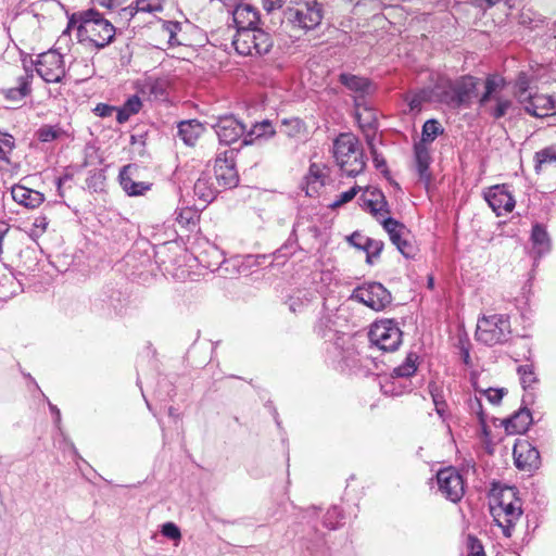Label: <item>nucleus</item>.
Masks as SVG:
<instances>
[{
    "label": "nucleus",
    "mask_w": 556,
    "mask_h": 556,
    "mask_svg": "<svg viewBox=\"0 0 556 556\" xmlns=\"http://www.w3.org/2000/svg\"><path fill=\"white\" fill-rule=\"evenodd\" d=\"M75 26L80 41L88 39L99 49L110 45L115 36L113 24L93 9L73 14L68 20L67 29Z\"/></svg>",
    "instance_id": "obj_1"
},
{
    "label": "nucleus",
    "mask_w": 556,
    "mask_h": 556,
    "mask_svg": "<svg viewBox=\"0 0 556 556\" xmlns=\"http://www.w3.org/2000/svg\"><path fill=\"white\" fill-rule=\"evenodd\" d=\"M219 31L223 33V35L228 33V39L230 40L229 45L227 42H220V47L225 50H227L228 47H232L240 55H265L271 50L274 45L271 36L258 26L237 29L235 33H232L231 27L228 26Z\"/></svg>",
    "instance_id": "obj_2"
},
{
    "label": "nucleus",
    "mask_w": 556,
    "mask_h": 556,
    "mask_svg": "<svg viewBox=\"0 0 556 556\" xmlns=\"http://www.w3.org/2000/svg\"><path fill=\"white\" fill-rule=\"evenodd\" d=\"M332 153L342 174L355 177L365 169L363 149L359 140L353 134H340L333 141Z\"/></svg>",
    "instance_id": "obj_3"
},
{
    "label": "nucleus",
    "mask_w": 556,
    "mask_h": 556,
    "mask_svg": "<svg viewBox=\"0 0 556 556\" xmlns=\"http://www.w3.org/2000/svg\"><path fill=\"white\" fill-rule=\"evenodd\" d=\"M326 357L341 370H352L358 362V354L351 344V339L343 332L333 329L324 330Z\"/></svg>",
    "instance_id": "obj_4"
},
{
    "label": "nucleus",
    "mask_w": 556,
    "mask_h": 556,
    "mask_svg": "<svg viewBox=\"0 0 556 556\" xmlns=\"http://www.w3.org/2000/svg\"><path fill=\"white\" fill-rule=\"evenodd\" d=\"M495 523L502 529L505 538L513 535L516 522L522 515L521 501L516 497V489L507 486L501 491L497 505L491 506Z\"/></svg>",
    "instance_id": "obj_5"
},
{
    "label": "nucleus",
    "mask_w": 556,
    "mask_h": 556,
    "mask_svg": "<svg viewBox=\"0 0 556 556\" xmlns=\"http://www.w3.org/2000/svg\"><path fill=\"white\" fill-rule=\"evenodd\" d=\"M505 80L490 75L484 81V92L479 99V106L494 119L504 117L513 108V100L502 93Z\"/></svg>",
    "instance_id": "obj_6"
},
{
    "label": "nucleus",
    "mask_w": 556,
    "mask_h": 556,
    "mask_svg": "<svg viewBox=\"0 0 556 556\" xmlns=\"http://www.w3.org/2000/svg\"><path fill=\"white\" fill-rule=\"evenodd\" d=\"M511 334L510 320L507 315L494 314L478 319L476 339L488 346L504 344Z\"/></svg>",
    "instance_id": "obj_7"
},
{
    "label": "nucleus",
    "mask_w": 556,
    "mask_h": 556,
    "mask_svg": "<svg viewBox=\"0 0 556 556\" xmlns=\"http://www.w3.org/2000/svg\"><path fill=\"white\" fill-rule=\"evenodd\" d=\"M285 17L293 27L314 29L323 20V5L317 0H294L285 11Z\"/></svg>",
    "instance_id": "obj_8"
},
{
    "label": "nucleus",
    "mask_w": 556,
    "mask_h": 556,
    "mask_svg": "<svg viewBox=\"0 0 556 556\" xmlns=\"http://www.w3.org/2000/svg\"><path fill=\"white\" fill-rule=\"evenodd\" d=\"M372 345L384 352H393L402 343V331L396 321L383 319L371 325L368 332Z\"/></svg>",
    "instance_id": "obj_9"
},
{
    "label": "nucleus",
    "mask_w": 556,
    "mask_h": 556,
    "mask_svg": "<svg viewBox=\"0 0 556 556\" xmlns=\"http://www.w3.org/2000/svg\"><path fill=\"white\" fill-rule=\"evenodd\" d=\"M351 299L374 311H382L392 302L391 292L380 282L370 281L355 288Z\"/></svg>",
    "instance_id": "obj_10"
},
{
    "label": "nucleus",
    "mask_w": 556,
    "mask_h": 556,
    "mask_svg": "<svg viewBox=\"0 0 556 556\" xmlns=\"http://www.w3.org/2000/svg\"><path fill=\"white\" fill-rule=\"evenodd\" d=\"M236 151L233 149H226L216 154L214 172L215 179L218 186L225 189L237 187L239 182V175L235 164Z\"/></svg>",
    "instance_id": "obj_11"
},
{
    "label": "nucleus",
    "mask_w": 556,
    "mask_h": 556,
    "mask_svg": "<svg viewBox=\"0 0 556 556\" xmlns=\"http://www.w3.org/2000/svg\"><path fill=\"white\" fill-rule=\"evenodd\" d=\"M35 68L47 83H60L65 75L63 55L55 50L39 54L35 62Z\"/></svg>",
    "instance_id": "obj_12"
},
{
    "label": "nucleus",
    "mask_w": 556,
    "mask_h": 556,
    "mask_svg": "<svg viewBox=\"0 0 556 556\" xmlns=\"http://www.w3.org/2000/svg\"><path fill=\"white\" fill-rule=\"evenodd\" d=\"M437 482L440 492L446 500L457 503L464 496V480L455 468L440 469L437 473Z\"/></svg>",
    "instance_id": "obj_13"
},
{
    "label": "nucleus",
    "mask_w": 556,
    "mask_h": 556,
    "mask_svg": "<svg viewBox=\"0 0 556 556\" xmlns=\"http://www.w3.org/2000/svg\"><path fill=\"white\" fill-rule=\"evenodd\" d=\"M484 199L497 216L510 213L516 205L509 186L505 184L490 187L484 192Z\"/></svg>",
    "instance_id": "obj_14"
},
{
    "label": "nucleus",
    "mask_w": 556,
    "mask_h": 556,
    "mask_svg": "<svg viewBox=\"0 0 556 556\" xmlns=\"http://www.w3.org/2000/svg\"><path fill=\"white\" fill-rule=\"evenodd\" d=\"M213 128L219 142L226 146L237 142L245 132V126L233 115L219 116Z\"/></svg>",
    "instance_id": "obj_15"
},
{
    "label": "nucleus",
    "mask_w": 556,
    "mask_h": 556,
    "mask_svg": "<svg viewBox=\"0 0 556 556\" xmlns=\"http://www.w3.org/2000/svg\"><path fill=\"white\" fill-rule=\"evenodd\" d=\"M513 454L515 465L520 470L532 472L541 465L540 452L528 441H518Z\"/></svg>",
    "instance_id": "obj_16"
},
{
    "label": "nucleus",
    "mask_w": 556,
    "mask_h": 556,
    "mask_svg": "<svg viewBox=\"0 0 556 556\" xmlns=\"http://www.w3.org/2000/svg\"><path fill=\"white\" fill-rule=\"evenodd\" d=\"M478 79L472 76H463L451 87L452 102L455 106H468L471 99L477 96Z\"/></svg>",
    "instance_id": "obj_17"
},
{
    "label": "nucleus",
    "mask_w": 556,
    "mask_h": 556,
    "mask_svg": "<svg viewBox=\"0 0 556 556\" xmlns=\"http://www.w3.org/2000/svg\"><path fill=\"white\" fill-rule=\"evenodd\" d=\"M229 12L232 15L236 30L258 26L260 12L254 5L248 2L236 3Z\"/></svg>",
    "instance_id": "obj_18"
},
{
    "label": "nucleus",
    "mask_w": 556,
    "mask_h": 556,
    "mask_svg": "<svg viewBox=\"0 0 556 556\" xmlns=\"http://www.w3.org/2000/svg\"><path fill=\"white\" fill-rule=\"evenodd\" d=\"M530 241L534 262L548 254L552 250V240L543 224L535 223L532 226Z\"/></svg>",
    "instance_id": "obj_19"
},
{
    "label": "nucleus",
    "mask_w": 556,
    "mask_h": 556,
    "mask_svg": "<svg viewBox=\"0 0 556 556\" xmlns=\"http://www.w3.org/2000/svg\"><path fill=\"white\" fill-rule=\"evenodd\" d=\"M523 105L526 112L534 117H545L556 112L555 102L549 96L531 94Z\"/></svg>",
    "instance_id": "obj_20"
},
{
    "label": "nucleus",
    "mask_w": 556,
    "mask_h": 556,
    "mask_svg": "<svg viewBox=\"0 0 556 556\" xmlns=\"http://www.w3.org/2000/svg\"><path fill=\"white\" fill-rule=\"evenodd\" d=\"M132 170H136V168L130 164L123 166L118 175L119 184L128 195H142L151 189L152 185L144 181H135L131 177Z\"/></svg>",
    "instance_id": "obj_21"
},
{
    "label": "nucleus",
    "mask_w": 556,
    "mask_h": 556,
    "mask_svg": "<svg viewBox=\"0 0 556 556\" xmlns=\"http://www.w3.org/2000/svg\"><path fill=\"white\" fill-rule=\"evenodd\" d=\"M339 83L343 85L348 90L355 93L356 105H359L358 99L364 98L370 92L371 83L366 77L350 73H341L339 75Z\"/></svg>",
    "instance_id": "obj_22"
},
{
    "label": "nucleus",
    "mask_w": 556,
    "mask_h": 556,
    "mask_svg": "<svg viewBox=\"0 0 556 556\" xmlns=\"http://www.w3.org/2000/svg\"><path fill=\"white\" fill-rule=\"evenodd\" d=\"M11 194L16 203L27 208H36L45 201L41 192L23 185H14L11 189Z\"/></svg>",
    "instance_id": "obj_23"
},
{
    "label": "nucleus",
    "mask_w": 556,
    "mask_h": 556,
    "mask_svg": "<svg viewBox=\"0 0 556 556\" xmlns=\"http://www.w3.org/2000/svg\"><path fill=\"white\" fill-rule=\"evenodd\" d=\"M165 0H135V3L123 8L119 12L122 18L130 21L136 13H156L164 9Z\"/></svg>",
    "instance_id": "obj_24"
},
{
    "label": "nucleus",
    "mask_w": 556,
    "mask_h": 556,
    "mask_svg": "<svg viewBox=\"0 0 556 556\" xmlns=\"http://www.w3.org/2000/svg\"><path fill=\"white\" fill-rule=\"evenodd\" d=\"M532 414L529 408L520 407L513 416L504 421L508 433H525L532 424Z\"/></svg>",
    "instance_id": "obj_25"
},
{
    "label": "nucleus",
    "mask_w": 556,
    "mask_h": 556,
    "mask_svg": "<svg viewBox=\"0 0 556 556\" xmlns=\"http://www.w3.org/2000/svg\"><path fill=\"white\" fill-rule=\"evenodd\" d=\"M204 127L197 119H187L181 121L178 124V132L177 136L182 140V142L189 147L195 144L200 136L203 134Z\"/></svg>",
    "instance_id": "obj_26"
},
{
    "label": "nucleus",
    "mask_w": 556,
    "mask_h": 556,
    "mask_svg": "<svg viewBox=\"0 0 556 556\" xmlns=\"http://www.w3.org/2000/svg\"><path fill=\"white\" fill-rule=\"evenodd\" d=\"M193 192L200 201H202L204 204H207L216 198L218 189L212 181L210 174L202 173L194 182Z\"/></svg>",
    "instance_id": "obj_27"
},
{
    "label": "nucleus",
    "mask_w": 556,
    "mask_h": 556,
    "mask_svg": "<svg viewBox=\"0 0 556 556\" xmlns=\"http://www.w3.org/2000/svg\"><path fill=\"white\" fill-rule=\"evenodd\" d=\"M365 193L369 194V198H362L364 207L369 210L375 217L389 213V205L381 190L377 188H366Z\"/></svg>",
    "instance_id": "obj_28"
},
{
    "label": "nucleus",
    "mask_w": 556,
    "mask_h": 556,
    "mask_svg": "<svg viewBox=\"0 0 556 556\" xmlns=\"http://www.w3.org/2000/svg\"><path fill=\"white\" fill-rule=\"evenodd\" d=\"M9 230L10 226L4 222H0V255L4 254L0 261L5 268L11 266V264L14 262V249L9 238Z\"/></svg>",
    "instance_id": "obj_29"
},
{
    "label": "nucleus",
    "mask_w": 556,
    "mask_h": 556,
    "mask_svg": "<svg viewBox=\"0 0 556 556\" xmlns=\"http://www.w3.org/2000/svg\"><path fill=\"white\" fill-rule=\"evenodd\" d=\"M325 174L320 165L313 163L308 168L306 176V194L313 197L317 194L319 189L325 185Z\"/></svg>",
    "instance_id": "obj_30"
},
{
    "label": "nucleus",
    "mask_w": 556,
    "mask_h": 556,
    "mask_svg": "<svg viewBox=\"0 0 556 556\" xmlns=\"http://www.w3.org/2000/svg\"><path fill=\"white\" fill-rule=\"evenodd\" d=\"M33 74H26L17 78V87L9 88L4 91V96L10 101H21L31 91L30 81Z\"/></svg>",
    "instance_id": "obj_31"
},
{
    "label": "nucleus",
    "mask_w": 556,
    "mask_h": 556,
    "mask_svg": "<svg viewBox=\"0 0 556 556\" xmlns=\"http://www.w3.org/2000/svg\"><path fill=\"white\" fill-rule=\"evenodd\" d=\"M382 226L394 245L399 244L405 237H409L407 228L392 217L383 219Z\"/></svg>",
    "instance_id": "obj_32"
},
{
    "label": "nucleus",
    "mask_w": 556,
    "mask_h": 556,
    "mask_svg": "<svg viewBox=\"0 0 556 556\" xmlns=\"http://www.w3.org/2000/svg\"><path fill=\"white\" fill-rule=\"evenodd\" d=\"M122 293L119 291H113L112 294L105 295L104 299H101V309L103 314L106 316L119 315L123 312V303H122Z\"/></svg>",
    "instance_id": "obj_33"
},
{
    "label": "nucleus",
    "mask_w": 556,
    "mask_h": 556,
    "mask_svg": "<svg viewBox=\"0 0 556 556\" xmlns=\"http://www.w3.org/2000/svg\"><path fill=\"white\" fill-rule=\"evenodd\" d=\"M275 135V129L269 121H263L253 126L252 130L247 134L243 139L244 144H251L253 142V136L255 140H262V138H269Z\"/></svg>",
    "instance_id": "obj_34"
},
{
    "label": "nucleus",
    "mask_w": 556,
    "mask_h": 556,
    "mask_svg": "<svg viewBox=\"0 0 556 556\" xmlns=\"http://www.w3.org/2000/svg\"><path fill=\"white\" fill-rule=\"evenodd\" d=\"M419 356L416 353H408L405 361L393 369L392 378H409L417 370V361Z\"/></svg>",
    "instance_id": "obj_35"
},
{
    "label": "nucleus",
    "mask_w": 556,
    "mask_h": 556,
    "mask_svg": "<svg viewBox=\"0 0 556 556\" xmlns=\"http://www.w3.org/2000/svg\"><path fill=\"white\" fill-rule=\"evenodd\" d=\"M415 159H416V168L420 179H428V169L430 165V154L428 149L419 143L415 146Z\"/></svg>",
    "instance_id": "obj_36"
},
{
    "label": "nucleus",
    "mask_w": 556,
    "mask_h": 556,
    "mask_svg": "<svg viewBox=\"0 0 556 556\" xmlns=\"http://www.w3.org/2000/svg\"><path fill=\"white\" fill-rule=\"evenodd\" d=\"M428 389H429V393L431 395L432 402L434 404L437 414L442 419H444L447 404L445 401V396H444L442 387H440L435 382H430L428 386Z\"/></svg>",
    "instance_id": "obj_37"
},
{
    "label": "nucleus",
    "mask_w": 556,
    "mask_h": 556,
    "mask_svg": "<svg viewBox=\"0 0 556 556\" xmlns=\"http://www.w3.org/2000/svg\"><path fill=\"white\" fill-rule=\"evenodd\" d=\"M444 132V128L439 121L431 118L425 122L421 131V141L424 143L433 142L438 136Z\"/></svg>",
    "instance_id": "obj_38"
},
{
    "label": "nucleus",
    "mask_w": 556,
    "mask_h": 556,
    "mask_svg": "<svg viewBox=\"0 0 556 556\" xmlns=\"http://www.w3.org/2000/svg\"><path fill=\"white\" fill-rule=\"evenodd\" d=\"M530 77L527 73L520 72L517 76L515 89H516V96L520 103L526 102V100L531 96L529 93L530 88Z\"/></svg>",
    "instance_id": "obj_39"
},
{
    "label": "nucleus",
    "mask_w": 556,
    "mask_h": 556,
    "mask_svg": "<svg viewBox=\"0 0 556 556\" xmlns=\"http://www.w3.org/2000/svg\"><path fill=\"white\" fill-rule=\"evenodd\" d=\"M534 160L536 172L542 165L556 163V146H549L538 151L534 155Z\"/></svg>",
    "instance_id": "obj_40"
},
{
    "label": "nucleus",
    "mask_w": 556,
    "mask_h": 556,
    "mask_svg": "<svg viewBox=\"0 0 556 556\" xmlns=\"http://www.w3.org/2000/svg\"><path fill=\"white\" fill-rule=\"evenodd\" d=\"M343 519L342 510L338 506H332L327 510L324 517V526L330 530H334Z\"/></svg>",
    "instance_id": "obj_41"
},
{
    "label": "nucleus",
    "mask_w": 556,
    "mask_h": 556,
    "mask_svg": "<svg viewBox=\"0 0 556 556\" xmlns=\"http://www.w3.org/2000/svg\"><path fill=\"white\" fill-rule=\"evenodd\" d=\"M520 377V382L523 389L530 388L533 383L538 382V378L532 365H521L517 368Z\"/></svg>",
    "instance_id": "obj_42"
},
{
    "label": "nucleus",
    "mask_w": 556,
    "mask_h": 556,
    "mask_svg": "<svg viewBox=\"0 0 556 556\" xmlns=\"http://www.w3.org/2000/svg\"><path fill=\"white\" fill-rule=\"evenodd\" d=\"M311 293L305 292L302 294V292H299L298 295H291L288 299L287 304L291 312L298 313L302 312L304 306H306L311 302Z\"/></svg>",
    "instance_id": "obj_43"
},
{
    "label": "nucleus",
    "mask_w": 556,
    "mask_h": 556,
    "mask_svg": "<svg viewBox=\"0 0 556 556\" xmlns=\"http://www.w3.org/2000/svg\"><path fill=\"white\" fill-rule=\"evenodd\" d=\"M60 135L61 129L56 126L51 125H43L36 132L38 140L41 142H51L58 139Z\"/></svg>",
    "instance_id": "obj_44"
},
{
    "label": "nucleus",
    "mask_w": 556,
    "mask_h": 556,
    "mask_svg": "<svg viewBox=\"0 0 556 556\" xmlns=\"http://www.w3.org/2000/svg\"><path fill=\"white\" fill-rule=\"evenodd\" d=\"M382 249H383V242L382 241L369 238L368 242H367V245H366V249H365L366 262L368 264H372L374 263V258L379 257L380 253L382 252Z\"/></svg>",
    "instance_id": "obj_45"
},
{
    "label": "nucleus",
    "mask_w": 556,
    "mask_h": 556,
    "mask_svg": "<svg viewBox=\"0 0 556 556\" xmlns=\"http://www.w3.org/2000/svg\"><path fill=\"white\" fill-rule=\"evenodd\" d=\"M368 146L370 150V154L372 156V162L375 164V167L382 173H388L387 168V162L381 153L378 152V150L375 147L374 139L368 140Z\"/></svg>",
    "instance_id": "obj_46"
},
{
    "label": "nucleus",
    "mask_w": 556,
    "mask_h": 556,
    "mask_svg": "<svg viewBox=\"0 0 556 556\" xmlns=\"http://www.w3.org/2000/svg\"><path fill=\"white\" fill-rule=\"evenodd\" d=\"M161 533L173 541H180L181 539V532L178 526L172 521L165 522L162 525Z\"/></svg>",
    "instance_id": "obj_47"
},
{
    "label": "nucleus",
    "mask_w": 556,
    "mask_h": 556,
    "mask_svg": "<svg viewBox=\"0 0 556 556\" xmlns=\"http://www.w3.org/2000/svg\"><path fill=\"white\" fill-rule=\"evenodd\" d=\"M468 405H469L470 412L472 414L477 415L479 422L484 426L486 422V419H485V415L483 413L481 400L478 396H475L469 400Z\"/></svg>",
    "instance_id": "obj_48"
},
{
    "label": "nucleus",
    "mask_w": 556,
    "mask_h": 556,
    "mask_svg": "<svg viewBox=\"0 0 556 556\" xmlns=\"http://www.w3.org/2000/svg\"><path fill=\"white\" fill-rule=\"evenodd\" d=\"M359 191L358 186L352 187L350 190L344 191L338 195V199L331 204V207L341 206L350 201H352Z\"/></svg>",
    "instance_id": "obj_49"
},
{
    "label": "nucleus",
    "mask_w": 556,
    "mask_h": 556,
    "mask_svg": "<svg viewBox=\"0 0 556 556\" xmlns=\"http://www.w3.org/2000/svg\"><path fill=\"white\" fill-rule=\"evenodd\" d=\"M14 138L8 132L0 131V152L1 155H9L14 149Z\"/></svg>",
    "instance_id": "obj_50"
},
{
    "label": "nucleus",
    "mask_w": 556,
    "mask_h": 556,
    "mask_svg": "<svg viewBox=\"0 0 556 556\" xmlns=\"http://www.w3.org/2000/svg\"><path fill=\"white\" fill-rule=\"evenodd\" d=\"M181 29V24L179 22L165 21L163 22V30L168 35L169 43H175L176 35Z\"/></svg>",
    "instance_id": "obj_51"
},
{
    "label": "nucleus",
    "mask_w": 556,
    "mask_h": 556,
    "mask_svg": "<svg viewBox=\"0 0 556 556\" xmlns=\"http://www.w3.org/2000/svg\"><path fill=\"white\" fill-rule=\"evenodd\" d=\"M396 249L407 258L414 257L416 253V247L414 243L405 237L399 244L395 245Z\"/></svg>",
    "instance_id": "obj_52"
},
{
    "label": "nucleus",
    "mask_w": 556,
    "mask_h": 556,
    "mask_svg": "<svg viewBox=\"0 0 556 556\" xmlns=\"http://www.w3.org/2000/svg\"><path fill=\"white\" fill-rule=\"evenodd\" d=\"M481 394L485 395L488 401L494 405H497L501 403L503 396H504V389H488V390H480Z\"/></svg>",
    "instance_id": "obj_53"
},
{
    "label": "nucleus",
    "mask_w": 556,
    "mask_h": 556,
    "mask_svg": "<svg viewBox=\"0 0 556 556\" xmlns=\"http://www.w3.org/2000/svg\"><path fill=\"white\" fill-rule=\"evenodd\" d=\"M123 106L126 109L127 112H129L131 115L137 114L141 106V100L138 96L134 94L129 97L126 102L123 104Z\"/></svg>",
    "instance_id": "obj_54"
},
{
    "label": "nucleus",
    "mask_w": 556,
    "mask_h": 556,
    "mask_svg": "<svg viewBox=\"0 0 556 556\" xmlns=\"http://www.w3.org/2000/svg\"><path fill=\"white\" fill-rule=\"evenodd\" d=\"M368 239L369 237L363 236L362 233L356 231L349 237V242L356 249L365 252Z\"/></svg>",
    "instance_id": "obj_55"
},
{
    "label": "nucleus",
    "mask_w": 556,
    "mask_h": 556,
    "mask_svg": "<svg viewBox=\"0 0 556 556\" xmlns=\"http://www.w3.org/2000/svg\"><path fill=\"white\" fill-rule=\"evenodd\" d=\"M104 179L105 177L101 172H94L87 178V186L89 189L97 191L98 189H101Z\"/></svg>",
    "instance_id": "obj_56"
},
{
    "label": "nucleus",
    "mask_w": 556,
    "mask_h": 556,
    "mask_svg": "<svg viewBox=\"0 0 556 556\" xmlns=\"http://www.w3.org/2000/svg\"><path fill=\"white\" fill-rule=\"evenodd\" d=\"M116 110V106L106 104V103H98L96 108L93 109V112L97 116L100 117H109L111 116Z\"/></svg>",
    "instance_id": "obj_57"
},
{
    "label": "nucleus",
    "mask_w": 556,
    "mask_h": 556,
    "mask_svg": "<svg viewBox=\"0 0 556 556\" xmlns=\"http://www.w3.org/2000/svg\"><path fill=\"white\" fill-rule=\"evenodd\" d=\"M98 4L100 7H103L108 10H118V13L124 7V4L127 2V0H97Z\"/></svg>",
    "instance_id": "obj_58"
},
{
    "label": "nucleus",
    "mask_w": 556,
    "mask_h": 556,
    "mask_svg": "<svg viewBox=\"0 0 556 556\" xmlns=\"http://www.w3.org/2000/svg\"><path fill=\"white\" fill-rule=\"evenodd\" d=\"M176 220L182 225L187 226L189 225L190 220L192 219L193 213L190 210H181L179 212H175Z\"/></svg>",
    "instance_id": "obj_59"
},
{
    "label": "nucleus",
    "mask_w": 556,
    "mask_h": 556,
    "mask_svg": "<svg viewBox=\"0 0 556 556\" xmlns=\"http://www.w3.org/2000/svg\"><path fill=\"white\" fill-rule=\"evenodd\" d=\"M424 101H425V94L424 93H415L408 100V106H409V109L412 111H418V110H420Z\"/></svg>",
    "instance_id": "obj_60"
},
{
    "label": "nucleus",
    "mask_w": 556,
    "mask_h": 556,
    "mask_svg": "<svg viewBox=\"0 0 556 556\" xmlns=\"http://www.w3.org/2000/svg\"><path fill=\"white\" fill-rule=\"evenodd\" d=\"M150 91L152 94H154L155 98L164 97L165 96L164 84L162 81H154L150 87Z\"/></svg>",
    "instance_id": "obj_61"
},
{
    "label": "nucleus",
    "mask_w": 556,
    "mask_h": 556,
    "mask_svg": "<svg viewBox=\"0 0 556 556\" xmlns=\"http://www.w3.org/2000/svg\"><path fill=\"white\" fill-rule=\"evenodd\" d=\"M48 405H49V409H50L51 414L53 415L54 425L59 428V430H61V412H60V409L58 408L56 405L52 404L49 401H48Z\"/></svg>",
    "instance_id": "obj_62"
},
{
    "label": "nucleus",
    "mask_w": 556,
    "mask_h": 556,
    "mask_svg": "<svg viewBox=\"0 0 556 556\" xmlns=\"http://www.w3.org/2000/svg\"><path fill=\"white\" fill-rule=\"evenodd\" d=\"M115 112H116V121L118 124L126 123L129 119V117L131 116V114L129 112H127L124 106L116 108Z\"/></svg>",
    "instance_id": "obj_63"
},
{
    "label": "nucleus",
    "mask_w": 556,
    "mask_h": 556,
    "mask_svg": "<svg viewBox=\"0 0 556 556\" xmlns=\"http://www.w3.org/2000/svg\"><path fill=\"white\" fill-rule=\"evenodd\" d=\"M471 556H484L482 545L477 540L473 539L471 543Z\"/></svg>",
    "instance_id": "obj_64"
}]
</instances>
